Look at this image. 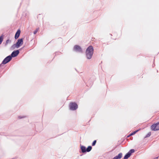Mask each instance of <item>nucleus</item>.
<instances>
[{
	"instance_id": "1",
	"label": "nucleus",
	"mask_w": 159,
	"mask_h": 159,
	"mask_svg": "<svg viewBox=\"0 0 159 159\" xmlns=\"http://www.w3.org/2000/svg\"><path fill=\"white\" fill-rule=\"evenodd\" d=\"M94 49L93 46L90 45L87 48L85 51L86 57L88 59H90L93 53Z\"/></svg>"
},
{
	"instance_id": "2",
	"label": "nucleus",
	"mask_w": 159,
	"mask_h": 159,
	"mask_svg": "<svg viewBox=\"0 0 159 159\" xmlns=\"http://www.w3.org/2000/svg\"><path fill=\"white\" fill-rule=\"evenodd\" d=\"M23 38L19 39L17 40V42L16 44L13 45L11 48H14L15 47L16 48H18L23 43Z\"/></svg>"
},
{
	"instance_id": "3",
	"label": "nucleus",
	"mask_w": 159,
	"mask_h": 159,
	"mask_svg": "<svg viewBox=\"0 0 159 159\" xmlns=\"http://www.w3.org/2000/svg\"><path fill=\"white\" fill-rule=\"evenodd\" d=\"M12 59V58L11 55H9L7 57L3 60L2 63L0 65V71H1L2 68H1V66H2V64H5L9 62Z\"/></svg>"
},
{
	"instance_id": "4",
	"label": "nucleus",
	"mask_w": 159,
	"mask_h": 159,
	"mask_svg": "<svg viewBox=\"0 0 159 159\" xmlns=\"http://www.w3.org/2000/svg\"><path fill=\"white\" fill-rule=\"evenodd\" d=\"M78 107V105L75 102H70L69 104V109L70 110H75Z\"/></svg>"
},
{
	"instance_id": "5",
	"label": "nucleus",
	"mask_w": 159,
	"mask_h": 159,
	"mask_svg": "<svg viewBox=\"0 0 159 159\" xmlns=\"http://www.w3.org/2000/svg\"><path fill=\"white\" fill-rule=\"evenodd\" d=\"M151 129L153 131H156L159 130V122L152 125L151 126Z\"/></svg>"
},
{
	"instance_id": "6",
	"label": "nucleus",
	"mask_w": 159,
	"mask_h": 159,
	"mask_svg": "<svg viewBox=\"0 0 159 159\" xmlns=\"http://www.w3.org/2000/svg\"><path fill=\"white\" fill-rule=\"evenodd\" d=\"M73 50L76 52L82 53L83 50L81 47L78 45H75L73 48Z\"/></svg>"
},
{
	"instance_id": "7",
	"label": "nucleus",
	"mask_w": 159,
	"mask_h": 159,
	"mask_svg": "<svg viewBox=\"0 0 159 159\" xmlns=\"http://www.w3.org/2000/svg\"><path fill=\"white\" fill-rule=\"evenodd\" d=\"M135 152V150L134 149L130 150L124 156V159H128L131 155L132 153Z\"/></svg>"
},
{
	"instance_id": "8",
	"label": "nucleus",
	"mask_w": 159,
	"mask_h": 159,
	"mask_svg": "<svg viewBox=\"0 0 159 159\" xmlns=\"http://www.w3.org/2000/svg\"><path fill=\"white\" fill-rule=\"evenodd\" d=\"M21 49L19 50H16L15 51H13L11 53V57H16L19 53V50H20Z\"/></svg>"
},
{
	"instance_id": "9",
	"label": "nucleus",
	"mask_w": 159,
	"mask_h": 159,
	"mask_svg": "<svg viewBox=\"0 0 159 159\" xmlns=\"http://www.w3.org/2000/svg\"><path fill=\"white\" fill-rule=\"evenodd\" d=\"M20 33V30H18L16 32L15 36V39H17L19 37Z\"/></svg>"
},
{
	"instance_id": "10",
	"label": "nucleus",
	"mask_w": 159,
	"mask_h": 159,
	"mask_svg": "<svg viewBox=\"0 0 159 159\" xmlns=\"http://www.w3.org/2000/svg\"><path fill=\"white\" fill-rule=\"evenodd\" d=\"M80 149H81L82 152L83 153H86V148L85 146L83 145H80Z\"/></svg>"
},
{
	"instance_id": "11",
	"label": "nucleus",
	"mask_w": 159,
	"mask_h": 159,
	"mask_svg": "<svg viewBox=\"0 0 159 159\" xmlns=\"http://www.w3.org/2000/svg\"><path fill=\"white\" fill-rule=\"evenodd\" d=\"M92 149V147L91 146H89L87 148H86V152H90Z\"/></svg>"
},
{
	"instance_id": "12",
	"label": "nucleus",
	"mask_w": 159,
	"mask_h": 159,
	"mask_svg": "<svg viewBox=\"0 0 159 159\" xmlns=\"http://www.w3.org/2000/svg\"><path fill=\"white\" fill-rule=\"evenodd\" d=\"M138 131H139V130L133 131V132H132V133H131V134H130V135H133L135 133H136Z\"/></svg>"
},
{
	"instance_id": "13",
	"label": "nucleus",
	"mask_w": 159,
	"mask_h": 159,
	"mask_svg": "<svg viewBox=\"0 0 159 159\" xmlns=\"http://www.w3.org/2000/svg\"><path fill=\"white\" fill-rule=\"evenodd\" d=\"M151 132H149L146 135V136L144 138H148V137H150V135H151Z\"/></svg>"
},
{
	"instance_id": "14",
	"label": "nucleus",
	"mask_w": 159,
	"mask_h": 159,
	"mask_svg": "<svg viewBox=\"0 0 159 159\" xmlns=\"http://www.w3.org/2000/svg\"><path fill=\"white\" fill-rule=\"evenodd\" d=\"M3 35L0 36V44L2 43L3 41Z\"/></svg>"
},
{
	"instance_id": "15",
	"label": "nucleus",
	"mask_w": 159,
	"mask_h": 159,
	"mask_svg": "<svg viewBox=\"0 0 159 159\" xmlns=\"http://www.w3.org/2000/svg\"><path fill=\"white\" fill-rule=\"evenodd\" d=\"M39 30V28H37L35 30L34 32V34H35L38 32Z\"/></svg>"
},
{
	"instance_id": "16",
	"label": "nucleus",
	"mask_w": 159,
	"mask_h": 159,
	"mask_svg": "<svg viewBox=\"0 0 159 159\" xmlns=\"http://www.w3.org/2000/svg\"><path fill=\"white\" fill-rule=\"evenodd\" d=\"M11 42V41L9 39L7 40L6 42L5 45H7L9 42L10 43Z\"/></svg>"
},
{
	"instance_id": "17",
	"label": "nucleus",
	"mask_w": 159,
	"mask_h": 159,
	"mask_svg": "<svg viewBox=\"0 0 159 159\" xmlns=\"http://www.w3.org/2000/svg\"><path fill=\"white\" fill-rule=\"evenodd\" d=\"M96 142H97V141H96V140H94V141L92 143V146H95V144H96Z\"/></svg>"
},
{
	"instance_id": "18",
	"label": "nucleus",
	"mask_w": 159,
	"mask_h": 159,
	"mask_svg": "<svg viewBox=\"0 0 159 159\" xmlns=\"http://www.w3.org/2000/svg\"><path fill=\"white\" fill-rule=\"evenodd\" d=\"M25 116H18V118L19 119H22L24 118H25Z\"/></svg>"
},
{
	"instance_id": "19",
	"label": "nucleus",
	"mask_w": 159,
	"mask_h": 159,
	"mask_svg": "<svg viewBox=\"0 0 159 159\" xmlns=\"http://www.w3.org/2000/svg\"><path fill=\"white\" fill-rule=\"evenodd\" d=\"M130 136H131V135H130V134H129V135H128L127 136V138H128V137H130Z\"/></svg>"
},
{
	"instance_id": "20",
	"label": "nucleus",
	"mask_w": 159,
	"mask_h": 159,
	"mask_svg": "<svg viewBox=\"0 0 159 159\" xmlns=\"http://www.w3.org/2000/svg\"><path fill=\"white\" fill-rule=\"evenodd\" d=\"M157 158H158V157H156L154 159H157Z\"/></svg>"
}]
</instances>
